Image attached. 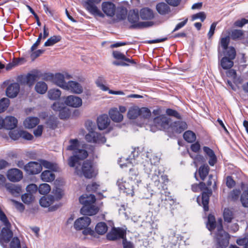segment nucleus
Masks as SVG:
<instances>
[{
	"instance_id": "obj_10",
	"label": "nucleus",
	"mask_w": 248,
	"mask_h": 248,
	"mask_svg": "<svg viewBox=\"0 0 248 248\" xmlns=\"http://www.w3.org/2000/svg\"><path fill=\"white\" fill-rule=\"evenodd\" d=\"M154 124L156 129H165L170 125V119L165 115H161L154 119Z\"/></svg>"
},
{
	"instance_id": "obj_29",
	"label": "nucleus",
	"mask_w": 248,
	"mask_h": 248,
	"mask_svg": "<svg viewBox=\"0 0 248 248\" xmlns=\"http://www.w3.org/2000/svg\"><path fill=\"white\" fill-rule=\"evenodd\" d=\"M7 190L12 195L18 196L21 192V187L19 185L8 183L5 185Z\"/></svg>"
},
{
	"instance_id": "obj_4",
	"label": "nucleus",
	"mask_w": 248,
	"mask_h": 248,
	"mask_svg": "<svg viewBox=\"0 0 248 248\" xmlns=\"http://www.w3.org/2000/svg\"><path fill=\"white\" fill-rule=\"evenodd\" d=\"M128 20L132 24L131 27L134 28H143L151 26V22H139V13L138 10H130L128 14Z\"/></svg>"
},
{
	"instance_id": "obj_63",
	"label": "nucleus",
	"mask_w": 248,
	"mask_h": 248,
	"mask_svg": "<svg viewBox=\"0 0 248 248\" xmlns=\"http://www.w3.org/2000/svg\"><path fill=\"white\" fill-rule=\"evenodd\" d=\"M19 135L20 138L27 140H31L33 138V136L31 134L25 131L20 130Z\"/></svg>"
},
{
	"instance_id": "obj_48",
	"label": "nucleus",
	"mask_w": 248,
	"mask_h": 248,
	"mask_svg": "<svg viewBox=\"0 0 248 248\" xmlns=\"http://www.w3.org/2000/svg\"><path fill=\"white\" fill-rule=\"evenodd\" d=\"M61 39L62 37L60 35H54L47 39V40L45 43L44 46H52L56 43L60 42Z\"/></svg>"
},
{
	"instance_id": "obj_40",
	"label": "nucleus",
	"mask_w": 248,
	"mask_h": 248,
	"mask_svg": "<svg viewBox=\"0 0 248 248\" xmlns=\"http://www.w3.org/2000/svg\"><path fill=\"white\" fill-rule=\"evenodd\" d=\"M223 57H227L233 60L236 55L235 49L233 46H230L229 48L223 50Z\"/></svg>"
},
{
	"instance_id": "obj_51",
	"label": "nucleus",
	"mask_w": 248,
	"mask_h": 248,
	"mask_svg": "<svg viewBox=\"0 0 248 248\" xmlns=\"http://www.w3.org/2000/svg\"><path fill=\"white\" fill-rule=\"evenodd\" d=\"M244 34V32L242 30H234L232 31L231 34V36L233 40H238L242 38Z\"/></svg>"
},
{
	"instance_id": "obj_25",
	"label": "nucleus",
	"mask_w": 248,
	"mask_h": 248,
	"mask_svg": "<svg viewBox=\"0 0 248 248\" xmlns=\"http://www.w3.org/2000/svg\"><path fill=\"white\" fill-rule=\"evenodd\" d=\"M110 121L108 116L103 114L100 116L97 119V125L100 130L106 129L109 125Z\"/></svg>"
},
{
	"instance_id": "obj_14",
	"label": "nucleus",
	"mask_w": 248,
	"mask_h": 248,
	"mask_svg": "<svg viewBox=\"0 0 248 248\" xmlns=\"http://www.w3.org/2000/svg\"><path fill=\"white\" fill-rule=\"evenodd\" d=\"M42 170L41 164L37 162L31 161L25 165V171L30 175L39 173Z\"/></svg>"
},
{
	"instance_id": "obj_56",
	"label": "nucleus",
	"mask_w": 248,
	"mask_h": 248,
	"mask_svg": "<svg viewBox=\"0 0 248 248\" xmlns=\"http://www.w3.org/2000/svg\"><path fill=\"white\" fill-rule=\"evenodd\" d=\"M9 105V100L7 98H2L0 100V113L3 112Z\"/></svg>"
},
{
	"instance_id": "obj_37",
	"label": "nucleus",
	"mask_w": 248,
	"mask_h": 248,
	"mask_svg": "<svg viewBox=\"0 0 248 248\" xmlns=\"http://www.w3.org/2000/svg\"><path fill=\"white\" fill-rule=\"evenodd\" d=\"M112 55L113 57L117 60H123L133 64H136V62L134 60L126 58L124 54L119 51H113L112 52Z\"/></svg>"
},
{
	"instance_id": "obj_61",
	"label": "nucleus",
	"mask_w": 248,
	"mask_h": 248,
	"mask_svg": "<svg viewBox=\"0 0 248 248\" xmlns=\"http://www.w3.org/2000/svg\"><path fill=\"white\" fill-rule=\"evenodd\" d=\"M206 14L204 12H201L197 14L193 15L191 18L192 20H195L197 19H200L202 22H203L206 18Z\"/></svg>"
},
{
	"instance_id": "obj_12",
	"label": "nucleus",
	"mask_w": 248,
	"mask_h": 248,
	"mask_svg": "<svg viewBox=\"0 0 248 248\" xmlns=\"http://www.w3.org/2000/svg\"><path fill=\"white\" fill-rule=\"evenodd\" d=\"M38 75L36 74H28L26 76L21 75L18 77L17 81L21 84L32 86L37 80Z\"/></svg>"
},
{
	"instance_id": "obj_55",
	"label": "nucleus",
	"mask_w": 248,
	"mask_h": 248,
	"mask_svg": "<svg viewBox=\"0 0 248 248\" xmlns=\"http://www.w3.org/2000/svg\"><path fill=\"white\" fill-rule=\"evenodd\" d=\"M22 201L26 204L31 203L34 199L31 193H27L22 195Z\"/></svg>"
},
{
	"instance_id": "obj_5",
	"label": "nucleus",
	"mask_w": 248,
	"mask_h": 248,
	"mask_svg": "<svg viewBox=\"0 0 248 248\" xmlns=\"http://www.w3.org/2000/svg\"><path fill=\"white\" fill-rule=\"evenodd\" d=\"M72 78V76L67 73L65 75L61 73H56L55 75L52 74H46L44 76V79L48 80L52 79L53 82L58 86L64 89L67 85L66 82L65 81L64 79H68Z\"/></svg>"
},
{
	"instance_id": "obj_32",
	"label": "nucleus",
	"mask_w": 248,
	"mask_h": 248,
	"mask_svg": "<svg viewBox=\"0 0 248 248\" xmlns=\"http://www.w3.org/2000/svg\"><path fill=\"white\" fill-rule=\"evenodd\" d=\"M222 219L221 218H218L217 221H216L215 217L210 214L208 217V221L206 223V227L211 232L214 230L216 228L217 229V226L219 223V220Z\"/></svg>"
},
{
	"instance_id": "obj_30",
	"label": "nucleus",
	"mask_w": 248,
	"mask_h": 248,
	"mask_svg": "<svg viewBox=\"0 0 248 248\" xmlns=\"http://www.w3.org/2000/svg\"><path fill=\"white\" fill-rule=\"evenodd\" d=\"M230 41V38L229 36L221 37L220 39L219 42V45L218 47V58L222 56V54L220 52V47H221L223 50L229 48L228 45H229Z\"/></svg>"
},
{
	"instance_id": "obj_20",
	"label": "nucleus",
	"mask_w": 248,
	"mask_h": 248,
	"mask_svg": "<svg viewBox=\"0 0 248 248\" xmlns=\"http://www.w3.org/2000/svg\"><path fill=\"white\" fill-rule=\"evenodd\" d=\"M90 223L91 219L88 217H83L75 221L74 227L77 230H81L88 227Z\"/></svg>"
},
{
	"instance_id": "obj_28",
	"label": "nucleus",
	"mask_w": 248,
	"mask_h": 248,
	"mask_svg": "<svg viewBox=\"0 0 248 248\" xmlns=\"http://www.w3.org/2000/svg\"><path fill=\"white\" fill-rule=\"evenodd\" d=\"M108 113L111 120L115 122L119 123L123 120V115L121 114L116 108L110 109Z\"/></svg>"
},
{
	"instance_id": "obj_1",
	"label": "nucleus",
	"mask_w": 248,
	"mask_h": 248,
	"mask_svg": "<svg viewBox=\"0 0 248 248\" xmlns=\"http://www.w3.org/2000/svg\"><path fill=\"white\" fill-rule=\"evenodd\" d=\"M70 145L67 146V150L73 151V155L68 160V164L71 167H74L78 164L80 160L86 158L88 154L86 150L80 149L79 141L77 139H71L69 140Z\"/></svg>"
},
{
	"instance_id": "obj_18",
	"label": "nucleus",
	"mask_w": 248,
	"mask_h": 248,
	"mask_svg": "<svg viewBox=\"0 0 248 248\" xmlns=\"http://www.w3.org/2000/svg\"><path fill=\"white\" fill-rule=\"evenodd\" d=\"M7 176L11 182H18L22 178L23 173L17 169H11L8 171Z\"/></svg>"
},
{
	"instance_id": "obj_58",
	"label": "nucleus",
	"mask_w": 248,
	"mask_h": 248,
	"mask_svg": "<svg viewBox=\"0 0 248 248\" xmlns=\"http://www.w3.org/2000/svg\"><path fill=\"white\" fill-rule=\"evenodd\" d=\"M146 156L147 158H149L150 159V161L151 164L150 165L151 166L152 164L155 165L159 162V158L155 155H153L150 153H147Z\"/></svg>"
},
{
	"instance_id": "obj_60",
	"label": "nucleus",
	"mask_w": 248,
	"mask_h": 248,
	"mask_svg": "<svg viewBox=\"0 0 248 248\" xmlns=\"http://www.w3.org/2000/svg\"><path fill=\"white\" fill-rule=\"evenodd\" d=\"M10 248H21L20 242L18 237H15L12 239Z\"/></svg>"
},
{
	"instance_id": "obj_42",
	"label": "nucleus",
	"mask_w": 248,
	"mask_h": 248,
	"mask_svg": "<svg viewBox=\"0 0 248 248\" xmlns=\"http://www.w3.org/2000/svg\"><path fill=\"white\" fill-rule=\"evenodd\" d=\"M220 64L223 69H230L233 66L234 63L232 60L227 57H222L220 61Z\"/></svg>"
},
{
	"instance_id": "obj_34",
	"label": "nucleus",
	"mask_w": 248,
	"mask_h": 248,
	"mask_svg": "<svg viewBox=\"0 0 248 248\" xmlns=\"http://www.w3.org/2000/svg\"><path fill=\"white\" fill-rule=\"evenodd\" d=\"M140 16L143 20H150L154 18V14L152 10L149 8H143L140 11Z\"/></svg>"
},
{
	"instance_id": "obj_21",
	"label": "nucleus",
	"mask_w": 248,
	"mask_h": 248,
	"mask_svg": "<svg viewBox=\"0 0 248 248\" xmlns=\"http://www.w3.org/2000/svg\"><path fill=\"white\" fill-rule=\"evenodd\" d=\"M20 90V86L17 83H13L9 85L6 91V93L8 97L10 98L16 97Z\"/></svg>"
},
{
	"instance_id": "obj_52",
	"label": "nucleus",
	"mask_w": 248,
	"mask_h": 248,
	"mask_svg": "<svg viewBox=\"0 0 248 248\" xmlns=\"http://www.w3.org/2000/svg\"><path fill=\"white\" fill-rule=\"evenodd\" d=\"M70 115V111L68 108L66 107H63L59 111V117L61 119H65Z\"/></svg>"
},
{
	"instance_id": "obj_46",
	"label": "nucleus",
	"mask_w": 248,
	"mask_h": 248,
	"mask_svg": "<svg viewBox=\"0 0 248 248\" xmlns=\"http://www.w3.org/2000/svg\"><path fill=\"white\" fill-rule=\"evenodd\" d=\"M35 89L37 93L40 94H44L47 90V86L45 82L39 81L36 83Z\"/></svg>"
},
{
	"instance_id": "obj_59",
	"label": "nucleus",
	"mask_w": 248,
	"mask_h": 248,
	"mask_svg": "<svg viewBox=\"0 0 248 248\" xmlns=\"http://www.w3.org/2000/svg\"><path fill=\"white\" fill-rule=\"evenodd\" d=\"M236 242L239 246H244V248H248V234L244 237L238 239Z\"/></svg>"
},
{
	"instance_id": "obj_47",
	"label": "nucleus",
	"mask_w": 248,
	"mask_h": 248,
	"mask_svg": "<svg viewBox=\"0 0 248 248\" xmlns=\"http://www.w3.org/2000/svg\"><path fill=\"white\" fill-rule=\"evenodd\" d=\"M183 137L185 140L189 143L195 141L196 139L195 134L190 130L186 131L183 135Z\"/></svg>"
},
{
	"instance_id": "obj_41",
	"label": "nucleus",
	"mask_w": 248,
	"mask_h": 248,
	"mask_svg": "<svg viewBox=\"0 0 248 248\" xmlns=\"http://www.w3.org/2000/svg\"><path fill=\"white\" fill-rule=\"evenodd\" d=\"M41 177L43 181L49 182L55 179V176L50 170H45L41 173Z\"/></svg>"
},
{
	"instance_id": "obj_27",
	"label": "nucleus",
	"mask_w": 248,
	"mask_h": 248,
	"mask_svg": "<svg viewBox=\"0 0 248 248\" xmlns=\"http://www.w3.org/2000/svg\"><path fill=\"white\" fill-rule=\"evenodd\" d=\"M98 211V208L93 204L83 206L80 209L82 214L88 216H92L96 214Z\"/></svg>"
},
{
	"instance_id": "obj_13",
	"label": "nucleus",
	"mask_w": 248,
	"mask_h": 248,
	"mask_svg": "<svg viewBox=\"0 0 248 248\" xmlns=\"http://www.w3.org/2000/svg\"><path fill=\"white\" fill-rule=\"evenodd\" d=\"M170 192L164 191L161 192V202L160 204L166 209H170L175 202V201L170 195Z\"/></svg>"
},
{
	"instance_id": "obj_19",
	"label": "nucleus",
	"mask_w": 248,
	"mask_h": 248,
	"mask_svg": "<svg viewBox=\"0 0 248 248\" xmlns=\"http://www.w3.org/2000/svg\"><path fill=\"white\" fill-rule=\"evenodd\" d=\"M13 236V232L11 230V227H4L0 232V242L8 243Z\"/></svg>"
},
{
	"instance_id": "obj_7",
	"label": "nucleus",
	"mask_w": 248,
	"mask_h": 248,
	"mask_svg": "<svg viewBox=\"0 0 248 248\" xmlns=\"http://www.w3.org/2000/svg\"><path fill=\"white\" fill-rule=\"evenodd\" d=\"M131 180H129L127 181H123V180L118 181L117 182L118 186L120 189L123 191L124 193H125L127 195L133 196L134 195V185L135 184L136 182L133 179V177H131Z\"/></svg>"
},
{
	"instance_id": "obj_53",
	"label": "nucleus",
	"mask_w": 248,
	"mask_h": 248,
	"mask_svg": "<svg viewBox=\"0 0 248 248\" xmlns=\"http://www.w3.org/2000/svg\"><path fill=\"white\" fill-rule=\"evenodd\" d=\"M127 15V10L124 8H121L116 12L117 20L120 21L125 18Z\"/></svg>"
},
{
	"instance_id": "obj_33",
	"label": "nucleus",
	"mask_w": 248,
	"mask_h": 248,
	"mask_svg": "<svg viewBox=\"0 0 248 248\" xmlns=\"http://www.w3.org/2000/svg\"><path fill=\"white\" fill-rule=\"evenodd\" d=\"M39 119L35 117H29L24 121V125L27 128H32L39 123Z\"/></svg>"
},
{
	"instance_id": "obj_64",
	"label": "nucleus",
	"mask_w": 248,
	"mask_h": 248,
	"mask_svg": "<svg viewBox=\"0 0 248 248\" xmlns=\"http://www.w3.org/2000/svg\"><path fill=\"white\" fill-rule=\"evenodd\" d=\"M99 187V185L96 183H93L88 185L86 187V189L88 192H95L97 191Z\"/></svg>"
},
{
	"instance_id": "obj_49",
	"label": "nucleus",
	"mask_w": 248,
	"mask_h": 248,
	"mask_svg": "<svg viewBox=\"0 0 248 248\" xmlns=\"http://www.w3.org/2000/svg\"><path fill=\"white\" fill-rule=\"evenodd\" d=\"M39 163L41 164L42 167L43 166L45 168L51 170L53 171H56L58 168V167L56 164L52 163L46 160H41L40 161V163Z\"/></svg>"
},
{
	"instance_id": "obj_43",
	"label": "nucleus",
	"mask_w": 248,
	"mask_h": 248,
	"mask_svg": "<svg viewBox=\"0 0 248 248\" xmlns=\"http://www.w3.org/2000/svg\"><path fill=\"white\" fill-rule=\"evenodd\" d=\"M108 229V226L103 222L98 223L95 228L96 232L100 235H103L105 234L107 232Z\"/></svg>"
},
{
	"instance_id": "obj_16",
	"label": "nucleus",
	"mask_w": 248,
	"mask_h": 248,
	"mask_svg": "<svg viewBox=\"0 0 248 248\" xmlns=\"http://www.w3.org/2000/svg\"><path fill=\"white\" fill-rule=\"evenodd\" d=\"M64 103L73 108H79L82 104V99L78 96L70 95L67 96L64 100Z\"/></svg>"
},
{
	"instance_id": "obj_31",
	"label": "nucleus",
	"mask_w": 248,
	"mask_h": 248,
	"mask_svg": "<svg viewBox=\"0 0 248 248\" xmlns=\"http://www.w3.org/2000/svg\"><path fill=\"white\" fill-rule=\"evenodd\" d=\"M17 124V119L13 116H7L4 119V127L7 129L15 128Z\"/></svg>"
},
{
	"instance_id": "obj_9",
	"label": "nucleus",
	"mask_w": 248,
	"mask_h": 248,
	"mask_svg": "<svg viewBox=\"0 0 248 248\" xmlns=\"http://www.w3.org/2000/svg\"><path fill=\"white\" fill-rule=\"evenodd\" d=\"M101 0H87L85 7L86 9L94 16L104 17V14H103L95 5V4L99 3Z\"/></svg>"
},
{
	"instance_id": "obj_39",
	"label": "nucleus",
	"mask_w": 248,
	"mask_h": 248,
	"mask_svg": "<svg viewBox=\"0 0 248 248\" xmlns=\"http://www.w3.org/2000/svg\"><path fill=\"white\" fill-rule=\"evenodd\" d=\"M210 168L207 165L204 164L199 169V174L201 179L204 181L209 174Z\"/></svg>"
},
{
	"instance_id": "obj_62",
	"label": "nucleus",
	"mask_w": 248,
	"mask_h": 248,
	"mask_svg": "<svg viewBox=\"0 0 248 248\" xmlns=\"http://www.w3.org/2000/svg\"><path fill=\"white\" fill-rule=\"evenodd\" d=\"M166 112L169 116H173L179 119H181L180 114L175 110L171 108H168L166 109Z\"/></svg>"
},
{
	"instance_id": "obj_15",
	"label": "nucleus",
	"mask_w": 248,
	"mask_h": 248,
	"mask_svg": "<svg viewBox=\"0 0 248 248\" xmlns=\"http://www.w3.org/2000/svg\"><path fill=\"white\" fill-rule=\"evenodd\" d=\"M55 195V196L53 195H48L47 196H44L42 197L39 201L40 205L44 207H48L53 203L55 200H59L62 196L60 191H59L58 195H56V193Z\"/></svg>"
},
{
	"instance_id": "obj_8",
	"label": "nucleus",
	"mask_w": 248,
	"mask_h": 248,
	"mask_svg": "<svg viewBox=\"0 0 248 248\" xmlns=\"http://www.w3.org/2000/svg\"><path fill=\"white\" fill-rule=\"evenodd\" d=\"M126 232L121 228L113 227L107 234V239L109 241H115L120 239H124Z\"/></svg>"
},
{
	"instance_id": "obj_38",
	"label": "nucleus",
	"mask_w": 248,
	"mask_h": 248,
	"mask_svg": "<svg viewBox=\"0 0 248 248\" xmlns=\"http://www.w3.org/2000/svg\"><path fill=\"white\" fill-rule=\"evenodd\" d=\"M61 95V91L58 89H50L47 92V96L49 99L56 100L60 98Z\"/></svg>"
},
{
	"instance_id": "obj_35",
	"label": "nucleus",
	"mask_w": 248,
	"mask_h": 248,
	"mask_svg": "<svg viewBox=\"0 0 248 248\" xmlns=\"http://www.w3.org/2000/svg\"><path fill=\"white\" fill-rule=\"evenodd\" d=\"M171 126L173 131L179 133H181L187 128L186 123L182 121L176 122L172 125L171 124Z\"/></svg>"
},
{
	"instance_id": "obj_6",
	"label": "nucleus",
	"mask_w": 248,
	"mask_h": 248,
	"mask_svg": "<svg viewBox=\"0 0 248 248\" xmlns=\"http://www.w3.org/2000/svg\"><path fill=\"white\" fill-rule=\"evenodd\" d=\"M76 171L78 175L83 174L87 178H91L94 175V170L93 163L91 161H84L81 167V170H78L76 168Z\"/></svg>"
},
{
	"instance_id": "obj_3",
	"label": "nucleus",
	"mask_w": 248,
	"mask_h": 248,
	"mask_svg": "<svg viewBox=\"0 0 248 248\" xmlns=\"http://www.w3.org/2000/svg\"><path fill=\"white\" fill-rule=\"evenodd\" d=\"M217 226V232L216 233L217 243V248H226L229 244V240L227 237L228 233L223 229L222 219L219 220V223Z\"/></svg>"
},
{
	"instance_id": "obj_17",
	"label": "nucleus",
	"mask_w": 248,
	"mask_h": 248,
	"mask_svg": "<svg viewBox=\"0 0 248 248\" xmlns=\"http://www.w3.org/2000/svg\"><path fill=\"white\" fill-rule=\"evenodd\" d=\"M64 90L69 91L76 94H80L83 92L82 86L78 82L72 80L69 81L67 83L66 87Z\"/></svg>"
},
{
	"instance_id": "obj_57",
	"label": "nucleus",
	"mask_w": 248,
	"mask_h": 248,
	"mask_svg": "<svg viewBox=\"0 0 248 248\" xmlns=\"http://www.w3.org/2000/svg\"><path fill=\"white\" fill-rule=\"evenodd\" d=\"M240 192L239 189H233L230 193L229 198L233 201L237 200L239 197Z\"/></svg>"
},
{
	"instance_id": "obj_24",
	"label": "nucleus",
	"mask_w": 248,
	"mask_h": 248,
	"mask_svg": "<svg viewBox=\"0 0 248 248\" xmlns=\"http://www.w3.org/2000/svg\"><path fill=\"white\" fill-rule=\"evenodd\" d=\"M105 82V81L103 78L99 77L95 81V83L96 85L99 87L102 90L104 91H108V93L110 94H118V95H124V93L123 92L119 91H114L111 90H109L108 88L106 86L104 83Z\"/></svg>"
},
{
	"instance_id": "obj_50",
	"label": "nucleus",
	"mask_w": 248,
	"mask_h": 248,
	"mask_svg": "<svg viewBox=\"0 0 248 248\" xmlns=\"http://www.w3.org/2000/svg\"><path fill=\"white\" fill-rule=\"evenodd\" d=\"M160 170L157 169V170H155V173L152 177V180L154 185L157 187H159L160 185Z\"/></svg>"
},
{
	"instance_id": "obj_36",
	"label": "nucleus",
	"mask_w": 248,
	"mask_h": 248,
	"mask_svg": "<svg viewBox=\"0 0 248 248\" xmlns=\"http://www.w3.org/2000/svg\"><path fill=\"white\" fill-rule=\"evenodd\" d=\"M156 9L159 14L165 15L170 12V7L164 2H160L156 5Z\"/></svg>"
},
{
	"instance_id": "obj_54",
	"label": "nucleus",
	"mask_w": 248,
	"mask_h": 248,
	"mask_svg": "<svg viewBox=\"0 0 248 248\" xmlns=\"http://www.w3.org/2000/svg\"><path fill=\"white\" fill-rule=\"evenodd\" d=\"M38 190L41 194H46L50 191V186L47 184H42L39 186Z\"/></svg>"
},
{
	"instance_id": "obj_22",
	"label": "nucleus",
	"mask_w": 248,
	"mask_h": 248,
	"mask_svg": "<svg viewBox=\"0 0 248 248\" xmlns=\"http://www.w3.org/2000/svg\"><path fill=\"white\" fill-rule=\"evenodd\" d=\"M241 188L242 193L240 197V201L244 207H248V184L241 183Z\"/></svg>"
},
{
	"instance_id": "obj_45",
	"label": "nucleus",
	"mask_w": 248,
	"mask_h": 248,
	"mask_svg": "<svg viewBox=\"0 0 248 248\" xmlns=\"http://www.w3.org/2000/svg\"><path fill=\"white\" fill-rule=\"evenodd\" d=\"M209 194L206 192H203L202 195V203L205 211H208L209 210Z\"/></svg>"
},
{
	"instance_id": "obj_23",
	"label": "nucleus",
	"mask_w": 248,
	"mask_h": 248,
	"mask_svg": "<svg viewBox=\"0 0 248 248\" xmlns=\"http://www.w3.org/2000/svg\"><path fill=\"white\" fill-rule=\"evenodd\" d=\"M102 10L106 15L110 17L113 16L115 12V5L111 2H104L102 5Z\"/></svg>"
},
{
	"instance_id": "obj_44",
	"label": "nucleus",
	"mask_w": 248,
	"mask_h": 248,
	"mask_svg": "<svg viewBox=\"0 0 248 248\" xmlns=\"http://www.w3.org/2000/svg\"><path fill=\"white\" fill-rule=\"evenodd\" d=\"M223 217L225 222H231L234 217V213L232 210L229 208H225L223 212Z\"/></svg>"
},
{
	"instance_id": "obj_2",
	"label": "nucleus",
	"mask_w": 248,
	"mask_h": 248,
	"mask_svg": "<svg viewBox=\"0 0 248 248\" xmlns=\"http://www.w3.org/2000/svg\"><path fill=\"white\" fill-rule=\"evenodd\" d=\"M151 111L147 108H140L137 106H133L129 108L127 116L129 119L134 120L140 116L141 118L148 119L151 116Z\"/></svg>"
},
{
	"instance_id": "obj_11",
	"label": "nucleus",
	"mask_w": 248,
	"mask_h": 248,
	"mask_svg": "<svg viewBox=\"0 0 248 248\" xmlns=\"http://www.w3.org/2000/svg\"><path fill=\"white\" fill-rule=\"evenodd\" d=\"M86 140L89 142L97 144L104 143L106 139L105 136L96 132H91L85 136Z\"/></svg>"
},
{
	"instance_id": "obj_26",
	"label": "nucleus",
	"mask_w": 248,
	"mask_h": 248,
	"mask_svg": "<svg viewBox=\"0 0 248 248\" xmlns=\"http://www.w3.org/2000/svg\"><path fill=\"white\" fill-rule=\"evenodd\" d=\"M95 197L93 194H84L80 197L79 201L80 203L83 206H87L92 204H93L95 202Z\"/></svg>"
}]
</instances>
